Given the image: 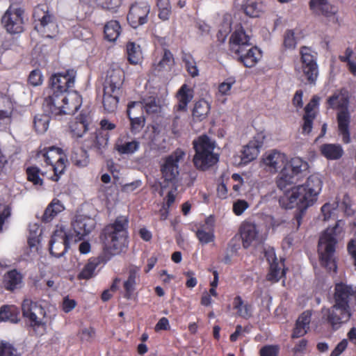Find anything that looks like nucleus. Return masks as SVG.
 Segmentation results:
<instances>
[{
    "instance_id": "8fccbe9b",
    "label": "nucleus",
    "mask_w": 356,
    "mask_h": 356,
    "mask_svg": "<svg viewBox=\"0 0 356 356\" xmlns=\"http://www.w3.org/2000/svg\"><path fill=\"white\" fill-rule=\"evenodd\" d=\"M284 264L282 261L279 263H270V271L267 279L270 281L277 282L284 274Z\"/></svg>"
},
{
    "instance_id": "f257e3e1",
    "label": "nucleus",
    "mask_w": 356,
    "mask_h": 356,
    "mask_svg": "<svg viewBox=\"0 0 356 356\" xmlns=\"http://www.w3.org/2000/svg\"><path fill=\"white\" fill-rule=\"evenodd\" d=\"M76 72L68 70L51 77L52 94L45 99L43 108L48 114L55 118L63 115H73L81 107L82 98L75 90H70L74 85Z\"/></svg>"
},
{
    "instance_id": "bf43d9fd",
    "label": "nucleus",
    "mask_w": 356,
    "mask_h": 356,
    "mask_svg": "<svg viewBox=\"0 0 356 356\" xmlns=\"http://www.w3.org/2000/svg\"><path fill=\"white\" fill-rule=\"evenodd\" d=\"M340 59L343 62L348 61L350 71L356 75V55H352V51L347 49L346 55L341 56Z\"/></svg>"
},
{
    "instance_id": "f8f14e48",
    "label": "nucleus",
    "mask_w": 356,
    "mask_h": 356,
    "mask_svg": "<svg viewBox=\"0 0 356 356\" xmlns=\"http://www.w3.org/2000/svg\"><path fill=\"white\" fill-rule=\"evenodd\" d=\"M70 241H74V237L65 230L57 228L49 241L50 253L55 257H60L67 252Z\"/></svg>"
},
{
    "instance_id": "1a4fd4ad",
    "label": "nucleus",
    "mask_w": 356,
    "mask_h": 356,
    "mask_svg": "<svg viewBox=\"0 0 356 356\" xmlns=\"http://www.w3.org/2000/svg\"><path fill=\"white\" fill-rule=\"evenodd\" d=\"M22 312L30 325L33 327L37 334H42L45 331V311L36 302L26 299L22 303Z\"/></svg>"
},
{
    "instance_id": "13d9d810",
    "label": "nucleus",
    "mask_w": 356,
    "mask_h": 356,
    "mask_svg": "<svg viewBox=\"0 0 356 356\" xmlns=\"http://www.w3.org/2000/svg\"><path fill=\"white\" fill-rule=\"evenodd\" d=\"M140 102L143 105V109L144 108L147 113H155L159 110V106L155 97H149Z\"/></svg>"
},
{
    "instance_id": "052dcab7",
    "label": "nucleus",
    "mask_w": 356,
    "mask_h": 356,
    "mask_svg": "<svg viewBox=\"0 0 356 356\" xmlns=\"http://www.w3.org/2000/svg\"><path fill=\"white\" fill-rule=\"evenodd\" d=\"M236 81L234 78L229 77L221 83L218 86V93L221 95H229L231 89Z\"/></svg>"
},
{
    "instance_id": "a19ab883",
    "label": "nucleus",
    "mask_w": 356,
    "mask_h": 356,
    "mask_svg": "<svg viewBox=\"0 0 356 356\" xmlns=\"http://www.w3.org/2000/svg\"><path fill=\"white\" fill-rule=\"evenodd\" d=\"M139 142L136 140L127 142L118 140L115 148L121 154H131L139 149Z\"/></svg>"
},
{
    "instance_id": "49530a36",
    "label": "nucleus",
    "mask_w": 356,
    "mask_h": 356,
    "mask_svg": "<svg viewBox=\"0 0 356 356\" xmlns=\"http://www.w3.org/2000/svg\"><path fill=\"white\" fill-rule=\"evenodd\" d=\"M174 64V58L172 53L167 49L164 50L162 58L155 65V69L158 71H168Z\"/></svg>"
},
{
    "instance_id": "79ce46f5",
    "label": "nucleus",
    "mask_w": 356,
    "mask_h": 356,
    "mask_svg": "<svg viewBox=\"0 0 356 356\" xmlns=\"http://www.w3.org/2000/svg\"><path fill=\"white\" fill-rule=\"evenodd\" d=\"M234 309L237 310V315L244 318H249L252 316V306L244 304L241 296H236L233 302Z\"/></svg>"
},
{
    "instance_id": "4468645a",
    "label": "nucleus",
    "mask_w": 356,
    "mask_h": 356,
    "mask_svg": "<svg viewBox=\"0 0 356 356\" xmlns=\"http://www.w3.org/2000/svg\"><path fill=\"white\" fill-rule=\"evenodd\" d=\"M262 165L266 171L275 173L288 165V158L284 153L278 150H270L263 155Z\"/></svg>"
},
{
    "instance_id": "a211bd4d",
    "label": "nucleus",
    "mask_w": 356,
    "mask_h": 356,
    "mask_svg": "<svg viewBox=\"0 0 356 356\" xmlns=\"http://www.w3.org/2000/svg\"><path fill=\"white\" fill-rule=\"evenodd\" d=\"M266 140V135L264 132L258 133L254 138L246 145L242 151L241 162L247 164L255 159L259 154Z\"/></svg>"
},
{
    "instance_id": "7c9ffc66",
    "label": "nucleus",
    "mask_w": 356,
    "mask_h": 356,
    "mask_svg": "<svg viewBox=\"0 0 356 356\" xmlns=\"http://www.w3.org/2000/svg\"><path fill=\"white\" fill-rule=\"evenodd\" d=\"M3 283L8 290L19 289L22 285V275L16 270H10L4 274Z\"/></svg>"
},
{
    "instance_id": "cd10ccee",
    "label": "nucleus",
    "mask_w": 356,
    "mask_h": 356,
    "mask_svg": "<svg viewBox=\"0 0 356 356\" xmlns=\"http://www.w3.org/2000/svg\"><path fill=\"white\" fill-rule=\"evenodd\" d=\"M312 313L307 310L304 312L297 319L296 326L292 333V338H299L304 336L309 329Z\"/></svg>"
},
{
    "instance_id": "b1692460",
    "label": "nucleus",
    "mask_w": 356,
    "mask_h": 356,
    "mask_svg": "<svg viewBox=\"0 0 356 356\" xmlns=\"http://www.w3.org/2000/svg\"><path fill=\"white\" fill-rule=\"evenodd\" d=\"M356 297V292L351 286L340 282L336 284L334 294V302L350 305V301Z\"/></svg>"
},
{
    "instance_id": "4be33fe9",
    "label": "nucleus",
    "mask_w": 356,
    "mask_h": 356,
    "mask_svg": "<svg viewBox=\"0 0 356 356\" xmlns=\"http://www.w3.org/2000/svg\"><path fill=\"white\" fill-rule=\"evenodd\" d=\"M250 38L245 34L243 29L238 26L230 38V48L233 53L240 52L243 48L250 47Z\"/></svg>"
},
{
    "instance_id": "5701e85b",
    "label": "nucleus",
    "mask_w": 356,
    "mask_h": 356,
    "mask_svg": "<svg viewBox=\"0 0 356 356\" xmlns=\"http://www.w3.org/2000/svg\"><path fill=\"white\" fill-rule=\"evenodd\" d=\"M239 60L247 67H254L261 58V51L256 47L243 48L235 53Z\"/></svg>"
},
{
    "instance_id": "39448f33",
    "label": "nucleus",
    "mask_w": 356,
    "mask_h": 356,
    "mask_svg": "<svg viewBox=\"0 0 356 356\" xmlns=\"http://www.w3.org/2000/svg\"><path fill=\"white\" fill-rule=\"evenodd\" d=\"M193 143L195 150L193 162L196 168L205 170L218 161V154L214 151L216 148L214 140L203 135L193 140Z\"/></svg>"
},
{
    "instance_id": "0eeeda50",
    "label": "nucleus",
    "mask_w": 356,
    "mask_h": 356,
    "mask_svg": "<svg viewBox=\"0 0 356 356\" xmlns=\"http://www.w3.org/2000/svg\"><path fill=\"white\" fill-rule=\"evenodd\" d=\"M35 29L43 37L54 38L58 33V26L53 15L45 10L44 6H38L33 13Z\"/></svg>"
},
{
    "instance_id": "774afa93",
    "label": "nucleus",
    "mask_w": 356,
    "mask_h": 356,
    "mask_svg": "<svg viewBox=\"0 0 356 356\" xmlns=\"http://www.w3.org/2000/svg\"><path fill=\"white\" fill-rule=\"evenodd\" d=\"M279 347L277 346H266L260 350L261 356H277Z\"/></svg>"
},
{
    "instance_id": "dca6fc26",
    "label": "nucleus",
    "mask_w": 356,
    "mask_h": 356,
    "mask_svg": "<svg viewBox=\"0 0 356 356\" xmlns=\"http://www.w3.org/2000/svg\"><path fill=\"white\" fill-rule=\"evenodd\" d=\"M185 152L177 149L169 156H168L161 167L163 177L167 181L175 180L179 175V163L183 161Z\"/></svg>"
},
{
    "instance_id": "a18cd8bd",
    "label": "nucleus",
    "mask_w": 356,
    "mask_h": 356,
    "mask_svg": "<svg viewBox=\"0 0 356 356\" xmlns=\"http://www.w3.org/2000/svg\"><path fill=\"white\" fill-rule=\"evenodd\" d=\"M209 111L210 105L209 102L204 99H200L195 105L193 115L194 118L201 120L206 118Z\"/></svg>"
},
{
    "instance_id": "5fc2aeb1",
    "label": "nucleus",
    "mask_w": 356,
    "mask_h": 356,
    "mask_svg": "<svg viewBox=\"0 0 356 356\" xmlns=\"http://www.w3.org/2000/svg\"><path fill=\"white\" fill-rule=\"evenodd\" d=\"M72 161L78 167H86L89 163L88 154L86 151L80 149L72 156Z\"/></svg>"
},
{
    "instance_id": "f03ea898",
    "label": "nucleus",
    "mask_w": 356,
    "mask_h": 356,
    "mask_svg": "<svg viewBox=\"0 0 356 356\" xmlns=\"http://www.w3.org/2000/svg\"><path fill=\"white\" fill-rule=\"evenodd\" d=\"M323 181L319 175H312L303 184L286 190L280 198V204L285 209L297 208L296 214L298 227L302 222V213L317 201L321 192Z\"/></svg>"
},
{
    "instance_id": "ea45409f",
    "label": "nucleus",
    "mask_w": 356,
    "mask_h": 356,
    "mask_svg": "<svg viewBox=\"0 0 356 356\" xmlns=\"http://www.w3.org/2000/svg\"><path fill=\"white\" fill-rule=\"evenodd\" d=\"M120 31L121 26L117 20L109 21L104 26L105 37L111 42H114L118 38Z\"/></svg>"
},
{
    "instance_id": "6e6d98bb",
    "label": "nucleus",
    "mask_w": 356,
    "mask_h": 356,
    "mask_svg": "<svg viewBox=\"0 0 356 356\" xmlns=\"http://www.w3.org/2000/svg\"><path fill=\"white\" fill-rule=\"evenodd\" d=\"M183 62L184 63L187 72L191 76L195 77L198 75L199 70L197 69L196 62L191 56L185 55L183 57Z\"/></svg>"
},
{
    "instance_id": "680f3d73",
    "label": "nucleus",
    "mask_w": 356,
    "mask_h": 356,
    "mask_svg": "<svg viewBox=\"0 0 356 356\" xmlns=\"http://www.w3.org/2000/svg\"><path fill=\"white\" fill-rule=\"evenodd\" d=\"M16 349L10 343L1 341L0 343V356H17Z\"/></svg>"
},
{
    "instance_id": "7ed1b4c3",
    "label": "nucleus",
    "mask_w": 356,
    "mask_h": 356,
    "mask_svg": "<svg viewBox=\"0 0 356 356\" xmlns=\"http://www.w3.org/2000/svg\"><path fill=\"white\" fill-rule=\"evenodd\" d=\"M129 220L126 216L118 217L113 223L106 225L101 234L106 261L125 250L128 245Z\"/></svg>"
},
{
    "instance_id": "338daca9",
    "label": "nucleus",
    "mask_w": 356,
    "mask_h": 356,
    "mask_svg": "<svg viewBox=\"0 0 356 356\" xmlns=\"http://www.w3.org/2000/svg\"><path fill=\"white\" fill-rule=\"evenodd\" d=\"M249 207L248 203L244 200H238L233 204V212L241 216Z\"/></svg>"
},
{
    "instance_id": "f3484780",
    "label": "nucleus",
    "mask_w": 356,
    "mask_h": 356,
    "mask_svg": "<svg viewBox=\"0 0 356 356\" xmlns=\"http://www.w3.org/2000/svg\"><path fill=\"white\" fill-rule=\"evenodd\" d=\"M149 12L150 6L146 2L132 5L127 15V20L131 26L136 29L146 24Z\"/></svg>"
},
{
    "instance_id": "de8ad7c7",
    "label": "nucleus",
    "mask_w": 356,
    "mask_h": 356,
    "mask_svg": "<svg viewBox=\"0 0 356 356\" xmlns=\"http://www.w3.org/2000/svg\"><path fill=\"white\" fill-rule=\"evenodd\" d=\"M50 118L47 114H37L34 117V127L35 131L39 134L44 133L48 127L49 124Z\"/></svg>"
},
{
    "instance_id": "0e129e2a",
    "label": "nucleus",
    "mask_w": 356,
    "mask_h": 356,
    "mask_svg": "<svg viewBox=\"0 0 356 356\" xmlns=\"http://www.w3.org/2000/svg\"><path fill=\"white\" fill-rule=\"evenodd\" d=\"M297 40L295 36V33L292 30H289L286 32L284 39V47L287 49H294L296 46Z\"/></svg>"
},
{
    "instance_id": "e433bc0d",
    "label": "nucleus",
    "mask_w": 356,
    "mask_h": 356,
    "mask_svg": "<svg viewBox=\"0 0 356 356\" xmlns=\"http://www.w3.org/2000/svg\"><path fill=\"white\" fill-rule=\"evenodd\" d=\"M321 152L327 159L337 160L342 156L343 150L339 144H325L321 147Z\"/></svg>"
},
{
    "instance_id": "bb28decb",
    "label": "nucleus",
    "mask_w": 356,
    "mask_h": 356,
    "mask_svg": "<svg viewBox=\"0 0 356 356\" xmlns=\"http://www.w3.org/2000/svg\"><path fill=\"white\" fill-rule=\"evenodd\" d=\"M106 257L103 255L90 258L79 274V278L89 280L97 275L96 268L102 263L106 264Z\"/></svg>"
},
{
    "instance_id": "473e14b6",
    "label": "nucleus",
    "mask_w": 356,
    "mask_h": 356,
    "mask_svg": "<svg viewBox=\"0 0 356 356\" xmlns=\"http://www.w3.org/2000/svg\"><path fill=\"white\" fill-rule=\"evenodd\" d=\"M177 97L178 100V109L180 111H185L188 104L193 97V90L187 84H184L178 90Z\"/></svg>"
},
{
    "instance_id": "6ab92c4d",
    "label": "nucleus",
    "mask_w": 356,
    "mask_h": 356,
    "mask_svg": "<svg viewBox=\"0 0 356 356\" xmlns=\"http://www.w3.org/2000/svg\"><path fill=\"white\" fill-rule=\"evenodd\" d=\"M124 73L119 67L109 68L106 72L104 89L120 92L124 82Z\"/></svg>"
},
{
    "instance_id": "c85d7f7f",
    "label": "nucleus",
    "mask_w": 356,
    "mask_h": 356,
    "mask_svg": "<svg viewBox=\"0 0 356 356\" xmlns=\"http://www.w3.org/2000/svg\"><path fill=\"white\" fill-rule=\"evenodd\" d=\"M350 121V115L348 110L339 111L337 114V122L339 134L342 136V140L345 143L350 141L349 124Z\"/></svg>"
},
{
    "instance_id": "c756f323",
    "label": "nucleus",
    "mask_w": 356,
    "mask_h": 356,
    "mask_svg": "<svg viewBox=\"0 0 356 356\" xmlns=\"http://www.w3.org/2000/svg\"><path fill=\"white\" fill-rule=\"evenodd\" d=\"M140 269L137 267H131L129 270V276L124 282L125 297L129 298L136 290V286L140 281Z\"/></svg>"
},
{
    "instance_id": "412c9836",
    "label": "nucleus",
    "mask_w": 356,
    "mask_h": 356,
    "mask_svg": "<svg viewBox=\"0 0 356 356\" xmlns=\"http://www.w3.org/2000/svg\"><path fill=\"white\" fill-rule=\"evenodd\" d=\"M214 223L213 217L209 216L206 218L204 223L196 231V236L201 244L207 245L214 241Z\"/></svg>"
},
{
    "instance_id": "4c0bfd02",
    "label": "nucleus",
    "mask_w": 356,
    "mask_h": 356,
    "mask_svg": "<svg viewBox=\"0 0 356 356\" xmlns=\"http://www.w3.org/2000/svg\"><path fill=\"white\" fill-rule=\"evenodd\" d=\"M264 6L261 0H246L243 5L245 14L251 17H257L263 13Z\"/></svg>"
},
{
    "instance_id": "aec40b11",
    "label": "nucleus",
    "mask_w": 356,
    "mask_h": 356,
    "mask_svg": "<svg viewBox=\"0 0 356 356\" xmlns=\"http://www.w3.org/2000/svg\"><path fill=\"white\" fill-rule=\"evenodd\" d=\"M310 8L316 14L322 15L332 22L337 21L336 17L337 9L330 4L327 0H311Z\"/></svg>"
},
{
    "instance_id": "e2e57ef3",
    "label": "nucleus",
    "mask_w": 356,
    "mask_h": 356,
    "mask_svg": "<svg viewBox=\"0 0 356 356\" xmlns=\"http://www.w3.org/2000/svg\"><path fill=\"white\" fill-rule=\"evenodd\" d=\"M338 207V202H333L332 203H326L321 207V212L323 216L324 220H329L333 213L334 211Z\"/></svg>"
},
{
    "instance_id": "2f4dec72",
    "label": "nucleus",
    "mask_w": 356,
    "mask_h": 356,
    "mask_svg": "<svg viewBox=\"0 0 356 356\" xmlns=\"http://www.w3.org/2000/svg\"><path fill=\"white\" fill-rule=\"evenodd\" d=\"M298 181V179L295 177L291 172L288 165L281 170L279 175L277 177V186L280 190H287L286 188Z\"/></svg>"
},
{
    "instance_id": "864d4df0",
    "label": "nucleus",
    "mask_w": 356,
    "mask_h": 356,
    "mask_svg": "<svg viewBox=\"0 0 356 356\" xmlns=\"http://www.w3.org/2000/svg\"><path fill=\"white\" fill-rule=\"evenodd\" d=\"M26 174L28 180L33 184L36 186H41L43 184L42 179L40 178V169L38 167L32 166L26 169Z\"/></svg>"
},
{
    "instance_id": "09e8293b",
    "label": "nucleus",
    "mask_w": 356,
    "mask_h": 356,
    "mask_svg": "<svg viewBox=\"0 0 356 356\" xmlns=\"http://www.w3.org/2000/svg\"><path fill=\"white\" fill-rule=\"evenodd\" d=\"M108 139L109 135L107 132H104L103 131H97L93 146L99 154L103 153L108 145Z\"/></svg>"
},
{
    "instance_id": "393cba45",
    "label": "nucleus",
    "mask_w": 356,
    "mask_h": 356,
    "mask_svg": "<svg viewBox=\"0 0 356 356\" xmlns=\"http://www.w3.org/2000/svg\"><path fill=\"white\" fill-rule=\"evenodd\" d=\"M348 92L344 89L336 91L327 100L329 108L339 111L348 110Z\"/></svg>"
},
{
    "instance_id": "c9c22d12",
    "label": "nucleus",
    "mask_w": 356,
    "mask_h": 356,
    "mask_svg": "<svg viewBox=\"0 0 356 356\" xmlns=\"http://www.w3.org/2000/svg\"><path fill=\"white\" fill-rule=\"evenodd\" d=\"M127 59L131 64L137 65L143 60V52L140 46L134 42L127 44Z\"/></svg>"
},
{
    "instance_id": "f704fd0d",
    "label": "nucleus",
    "mask_w": 356,
    "mask_h": 356,
    "mask_svg": "<svg viewBox=\"0 0 356 356\" xmlns=\"http://www.w3.org/2000/svg\"><path fill=\"white\" fill-rule=\"evenodd\" d=\"M120 93V92H112L104 89L103 105L106 112L113 113L116 110Z\"/></svg>"
},
{
    "instance_id": "6e6552de",
    "label": "nucleus",
    "mask_w": 356,
    "mask_h": 356,
    "mask_svg": "<svg viewBox=\"0 0 356 356\" xmlns=\"http://www.w3.org/2000/svg\"><path fill=\"white\" fill-rule=\"evenodd\" d=\"M240 234L244 248L261 244L267 236L262 225L251 221H244L240 226Z\"/></svg>"
},
{
    "instance_id": "a878e982",
    "label": "nucleus",
    "mask_w": 356,
    "mask_h": 356,
    "mask_svg": "<svg viewBox=\"0 0 356 356\" xmlns=\"http://www.w3.org/2000/svg\"><path fill=\"white\" fill-rule=\"evenodd\" d=\"M135 108L139 111L143 109V105L140 102H131L127 106V115L131 121V131L134 133L139 132L145 125V118L143 115L136 116L134 112Z\"/></svg>"
},
{
    "instance_id": "72a5a7b5",
    "label": "nucleus",
    "mask_w": 356,
    "mask_h": 356,
    "mask_svg": "<svg viewBox=\"0 0 356 356\" xmlns=\"http://www.w3.org/2000/svg\"><path fill=\"white\" fill-rule=\"evenodd\" d=\"M65 209L63 204L58 199L54 198L49 204L42 216V221L49 222L51 221L58 213Z\"/></svg>"
},
{
    "instance_id": "603ef678",
    "label": "nucleus",
    "mask_w": 356,
    "mask_h": 356,
    "mask_svg": "<svg viewBox=\"0 0 356 356\" xmlns=\"http://www.w3.org/2000/svg\"><path fill=\"white\" fill-rule=\"evenodd\" d=\"M157 7L159 10V17L163 20H168L171 14V6L169 0H157Z\"/></svg>"
},
{
    "instance_id": "ddd939ff",
    "label": "nucleus",
    "mask_w": 356,
    "mask_h": 356,
    "mask_svg": "<svg viewBox=\"0 0 356 356\" xmlns=\"http://www.w3.org/2000/svg\"><path fill=\"white\" fill-rule=\"evenodd\" d=\"M95 224L94 218L86 215L78 213L72 221L73 233L69 234L73 236L74 241L76 242L89 234L95 228Z\"/></svg>"
},
{
    "instance_id": "3c124183",
    "label": "nucleus",
    "mask_w": 356,
    "mask_h": 356,
    "mask_svg": "<svg viewBox=\"0 0 356 356\" xmlns=\"http://www.w3.org/2000/svg\"><path fill=\"white\" fill-rule=\"evenodd\" d=\"M232 17L229 15H225L223 21L220 26L218 38V40L224 42L231 31Z\"/></svg>"
},
{
    "instance_id": "423d86ee",
    "label": "nucleus",
    "mask_w": 356,
    "mask_h": 356,
    "mask_svg": "<svg viewBox=\"0 0 356 356\" xmlns=\"http://www.w3.org/2000/svg\"><path fill=\"white\" fill-rule=\"evenodd\" d=\"M39 162H44L49 170L54 172L51 179L58 181L66 168L67 159L63 150L56 147L44 148L37 154Z\"/></svg>"
},
{
    "instance_id": "20e7f679",
    "label": "nucleus",
    "mask_w": 356,
    "mask_h": 356,
    "mask_svg": "<svg viewBox=\"0 0 356 356\" xmlns=\"http://www.w3.org/2000/svg\"><path fill=\"white\" fill-rule=\"evenodd\" d=\"M345 222L338 220L335 225L328 227L320 236L318 252L321 264L329 270L335 271L337 266L334 252L338 240L343 237Z\"/></svg>"
},
{
    "instance_id": "2eb2a0df",
    "label": "nucleus",
    "mask_w": 356,
    "mask_h": 356,
    "mask_svg": "<svg viewBox=\"0 0 356 356\" xmlns=\"http://www.w3.org/2000/svg\"><path fill=\"white\" fill-rule=\"evenodd\" d=\"M23 13L24 10L20 8L10 6L2 17L7 31L10 33H19L23 30Z\"/></svg>"
},
{
    "instance_id": "4d7b16f0",
    "label": "nucleus",
    "mask_w": 356,
    "mask_h": 356,
    "mask_svg": "<svg viewBox=\"0 0 356 356\" xmlns=\"http://www.w3.org/2000/svg\"><path fill=\"white\" fill-rule=\"evenodd\" d=\"M71 132L74 137L81 138L88 129V125L83 121H76L70 125Z\"/></svg>"
},
{
    "instance_id": "37998d69",
    "label": "nucleus",
    "mask_w": 356,
    "mask_h": 356,
    "mask_svg": "<svg viewBox=\"0 0 356 356\" xmlns=\"http://www.w3.org/2000/svg\"><path fill=\"white\" fill-rule=\"evenodd\" d=\"M288 168L290 172L296 177L300 173L306 171L308 168V163L300 157L292 158L290 162H288Z\"/></svg>"
},
{
    "instance_id": "9d476101",
    "label": "nucleus",
    "mask_w": 356,
    "mask_h": 356,
    "mask_svg": "<svg viewBox=\"0 0 356 356\" xmlns=\"http://www.w3.org/2000/svg\"><path fill=\"white\" fill-rule=\"evenodd\" d=\"M324 318L334 330L339 329L343 323H347L351 316L350 305L334 302L330 308L322 309Z\"/></svg>"
},
{
    "instance_id": "9b49d317",
    "label": "nucleus",
    "mask_w": 356,
    "mask_h": 356,
    "mask_svg": "<svg viewBox=\"0 0 356 356\" xmlns=\"http://www.w3.org/2000/svg\"><path fill=\"white\" fill-rule=\"evenodd\" d=\"M301 70L305 79L309 83H314L318 74L316 63L317 53L307 47L300 49Z\"/></svg>"
},
{
    "instance_id": "58836bf2",
    "label": "nucleus",
    "mask_w": 356,
    "mask_h": 356,
    "mask_svg": "<svg viewBox=\"0 0 356 356\" xmlns=\"http://www.w3.org/2000/svg\"><path fill=\"white\" fill-rule=\"evenodd\" d=\"M13 110V104L11 99L0 94V119L10 121V117Z\"/></svg>"
},
{
    "instance_id": "c03bdc74",
    "label": "nucleus",
    "mask_w": 356,
    "mask_h": 356,
    "mask_svg": "<svg viewBox=\"0 0 356 356\" xmlns=\"http://www.w3.org/2000/svg\"><path fill=\"white\" fill-rule=\"evenodd\" d=\"M0 321L17 323L19 321L17 309L14 306H3L0 309Z\"/></svg>"
},
{
    "instance_id": "69168bd1",
    "label": "nucleus",
    "mask_w": 356,
    "mask_h": 356,
    "mask_svg": "<svg viewBox=\"0 0 356 356\" xmlns=\"http://www.w3.org/2000/svg\"><path fill=\"white\" fill-rule=\"evenodd\" d=\"M43 76L39 70H33L29 76V82L33 86H38L42 83Z\"/></svg>"
}]
</instances>
